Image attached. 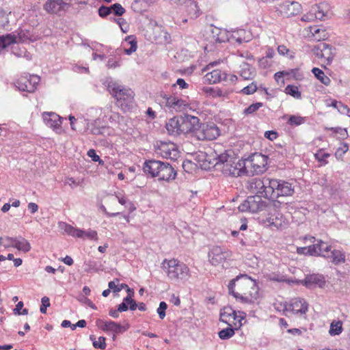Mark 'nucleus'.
<instances>
[{
	"instance_id": "obj_1",
	"label": "nucleus",
	"mask_w": 350,
	"mask_h": 350,
	"mask_svg": "<svg viewBox=\"0 0 350 350\" xmlns=\"http://www.w3.org/2000/svg\"><path fill=\"white\" fill-rule=\"evenodd\" d=\"M228 289L229 295L241 304H258L261 299L257 280L246 274H240L231 280L228 283Z\"/></svg>"
},
{
	"instance_id": "obj_2",
	"label": "nucleus",
	"mask_w": 350,
	"mask_h": 350,
	"mask_svg": "<svg viewBox=\"0 0 350 350\" xmlns=\"http://www.w3.org/2000/svg\"><path fill=\"white\" fill-rule=\"evenodd\" d=\"M144 172L151 178H157V180L169 182L174 180L176 171L171 164L159 160H146L143 165Z\"/></svg>"
},
{
	"instance_id": "obj_3",
	"label": "nucleus",
	"mask_w": 350,
	"mask_h": 350,
	"mask_svg": "<svg viewBox=\"0 0 350 350\" xmlns=\"http://www.w3.org/2000/svg\"><path fill=\"white\" fill-rule=\"evenodd\" d=\"M162 269L172 280H183L191 275L188 266L177 259L164 260Z\"/></svg>"
},
{
	"instance_id": "obj_4",
	"label": "nucleus",
	"mask_w": 350,
	"mask_h": 350,
	"mask_svg": "<svg viewBox=\"0 0 350 350\" xmlns=\"http://www.w3.org/2000/svg\"><path fill=\"white\" fill-rule=\"evenodd\" d=\"M108 90L116 99L118 105L122 109L132 107L134 100V92L131 89L124 88L116 83L108 84Z\"/></svg>"
},
{
	"instance_id": "obj_5",
	"label": "nucleus",
	"mask_w": 350,
	"mask_h": 350,
	"mask_svg": "<svg viewBox=\"0 0 350 350\" xmlns=\"http://www.w3.org/2000/svg\"><path fill=\"white\" fill-rule=\"evenodd\" d=\"M268 157L259 152H254L247 159H243L245 163L246 175L254 176L260 174L267 170Z\"/></svg>"
},
{
	"instance_id": "obj_6",
	"label": "nucleus",
	"mask_w": 350,
	"mask_h": 350,
	"mask_svg": "<svg viewBox=\"0 0 350 350\" xmlns=\"http://www.w3.org/2000/svg\"><path fill=\"white\" fill-rule=\"evenodd\" d=\"M269 183V187L267 190V198L274 200L279 197L291 196L294 193V187L289 182L270 178Z\"/></svg>"
},
{
	"instance_id": "obj_7",
	"label": "nucleus",
	"mask_w": 350,
	"mask_h": 350,
	"mask_svg": "<svg viewBox=\"0 0 350 350\" xmlns=\"http://www.w3.org/2000/svg\"><path fill=\"white\" fill-rule=\"evenodd\" d=\"M245 317L244 312L236 311L230 306H225L220 310L219 320L235 329H241L243 326L242 321Z\"/></svg>"
},
{
	"instance_id": "obj_8",
	"label": "nucleus",
	"mask_w": 350,
	"mask_h": 350,
	"mask_svg": "<svg viewBox=\"0 0 350 350\" xmlns=\"http://www.w3.org/2000/svg\"><path fill=\"white\" fill-rule=\"evenodd\" d=\"M58 228L62 231L64 232L68 235L73 237L74 238H79L82 239L89 240H97L98 236L96 230L88 229L87 230H83L77 228H75L72 226L68 224L64 221H59L58 223Z\"/></svg>"
},
{
	"instance_id": "obj_9",
	"label": "nucleus",
	"mask_w": 350,
	"mask_h": 350,
	"mask_svg": "<svg viewBox=\"0 0 350 350\" xmlns=\"http://www.w3.org/2000/svg\"><path fill=\"white\" fill-rule=\"evenodd\" d=\"M40 81V77L38 75L24 74L16 81L14 84L20 91L32 93L36 90Z\"/></svg>"
},
{
	"instance_id": "obj_10",
	"label": "nucleus",
	"mask_w": 350,
	"mask_h": 350,
	"mask_svg": "<svg viewBox=\"0 0 350 350\" xmlns=\"http://www.w3.org/2000/svg\"><path fill=\"white\" fill-rule=\"evenodd\" d=\"M267 206L266 202L262 200L260 195L251 196L241 204L238 208L241 212L250 211L258 213L263 211Z\"/></svg>"
},
{
	"instance_id": "obj_11",
	"label": "nucleus",
	"mask_w": 350,
	"mask_h": 350,
	"mask_svg": "<svg viewBox=\"0 0 350 350\" xmlns=\"http://www.w3.org/2000/svg\"><path fill=\"white\" fill-rule=\"evenodd\" d=\"M208 256V260L212 265L224 267L226 260L231 258L232 252L219 246H214L210 250Z\"/></svg>"
},
{
	"instance_id": "obj_12",
	"label": "nucleus",
	"mask_w": 350,
	"mask_h": 350,
	"mask_svg": "<svg viewBox=\"0 0 350 350\" xmlns=\"http://www.w3.org/2000/svg\"><path fill=\"white\" fill-rule=\"evenodd\" d=\"M220 135L219 127L214 123L202 124L196 131V137L198 140H214Z\"/></svg>"
},
{
	"instance_id": "obj_13",
	"label": "nucleus",
	"mask_w": 350,
	"mask_h": 350,
	"mask_svg": "<svg viewBox=\"0 0 350 350\" xmlns=\"http://www.w3.org/2000/svg\"><path fill=\"white\" fill-rule=\"evenodd\" d=\"M155 152L163 158L176 160L179 151L175 144L172 142H158L155 145Z\"/></svg>"
},
{
	"instance_id": "obj_14",
	"label": "nucleus",
	"mask_w": 350,
	"mask_h": 350,
	"mask_svg": "<svg viewBox=\"0 0 350 350\" xmlns=\"http://www.w3.org/2000/svg\"><path fill=\"white\" fill-rule=\"evenodd\" d=\"M245 163H244L243 159L235 161L233 159L228 163H226L224 166L221 167V170L225 176L238 177L243 174H246L245 171Z\"/></svg>"
},
{
	"instance_id": "obj_15",
	"label": "nucleus",
	"mask_w": 350,
	"mask_h": 350,
	"mask_svg": "<svg viewBox=\"0 0 350 350\" xmlns=\"http://www.w3.org/2000/svg\"><path fill=\"white\" fill-rule=\"evenodd\" d=\"M269 178H254L247 182V188L251 192L267 198V190L269 188Z\"/></svg>"
},
{
	"instance_id": "obj_16",
	"label": "nucleus",
	"mask_w": 350,
	"mask_h": 350,
	"mask_svg": "<svg viewBox=\"0 0 350 350\" xmlns=\"http://www.w3.org/2000/svg\"><path fill=\"white\" fill-rule=\"evenodd\" d=\"M180 124L182 134L195 133L196 135V131L200 126V119L196 116L185 114L181 116Z\"/></svg>"
},
{
	"instance_id": "obj_17",
	"label": "nucleus",
	"mask_w": 350,
	"mask_h": 350,
	"mask_svg": "<svg viewBox=\"0 0 350 350\" xmlns=\"http://www.w3.org/2000/svg\"><path fill=\"white\" fill-rule=\"evenodd\" d=\"M335 48L324 42L315 46L313 49L315 55L319 58L325 59L327 65L332 63L335 55Z\"/></svg>"
},
{
	"instance_id": "obj_18",
	"label": "nucleus",
	"mask_w": 350,
	"mask_h": 350,
	"mask_svg": "<svg viewBox=\"0 0 350 350\" xmlns=\"http://www.w3.org/2000/svg\"><path fill=\"white\" fill-rule=\"evenodd\" d=\"M278 10L282 16L291 17L301 12V5L297 1H286L279 5Z\"/></svg>"
},
{
	"instance_id": "obj_19",
	"label": "nucleus",
	"mask_w": 350,
	"mask_h": 350,
	"mask_svg": "<svg viewBox=\"0 0 350 350\" xmlns=\"http://www.w3.org/2000/svg\"><path fill=\"white\" fill-rule=\"evenodd\" d=\"M308 305L304 299L299 297L292 299L290 302L285 306L286 311L291 312L293 314H305L308 311Z\"/></svg>"
},
{
	"instance_id": "obj_20",
	"label": "nucleus",
	"mask_w": 350,
	"mask_h": 350,
	"mask_svg": "<svg viewBox=\"0 0 350 350\" xmlns=\"http://www.w3.org/2000/svg\"><path fill=\"white\" fill-rule=\"evenodd\" d=\"M69 8V4L63 0H49L44 5V10L51 14H59L61 11H65Z\"/></svg>"
},
{
	"instance_id": "obj_21",
	"label": "nucleus",
	"mask_w": 350,
	"mask_h": 350,
	"mask_svg": "<svg viewBox=\"0 0 350 350\" xmlns=\"http://www.w3.org/2000/svg\"><path fill=\"white\" fill-rule=\"evenodd\" d=\"M227 80V74L219 69L213 70L206 73L204 77V82H207L210 84L217 83Z\"/></svg>"
},
{
	"instance_id": "obj_22",
	"label": "nucleus",
	"mask_w": 350,
	"mask_h": 350,
	"mask_svg": "<svg viewBox=\"0 0 350 350\" xmlns=\"http://www.w3.org/2000/svg\"><path fill=\"white\" fill-rule=\"evenodd\" d=\"M154 40L159 44H167L171 41L170 35L164 29L162 26H159L155 23L153 29Z\"/></svg>"
},
{
	"instance_id": "obj_23",
	"label": "nucleus",
	"mask_w": 350,
	"mask_h": 350,
	"mask_svg": "<svg viewBox=\"0 0 350 350\" xmlns=\"http://www.w3.org/2000/svg\"><path fill=\"white\" fill-rule=\"evenodd\" d=\"M96 325L98 327L105 332L111 331L116 333H119L122 332V326L119 323L112 321H105L99 319L96 320Z\"/></svg>"
},
{
	"instance_id": "obj_24",
	"label": "nucleus",
	"mask_w": 350,
	"mask_h": 350,
	"mask_svg": "<svg viewBox=\"0 0 350 350\" xmlns=\"http://www.w3.org/2000/svg\"><path fill=\"white\" fill-rule=\"evenodd\" d=\"M181 116L170 118L165 124V128L170 135H180L181 132Z\"/></svg>"
},
{
	"instance_id": "obj_25",
	"label": "nucleus",
	"mask_w": 350,
	"mask_h": 350,
	"mask_svg": "<svg viewBox=\"0 0 350 350\" xmlns=\"http://www.w3.org/2000/svg\"><path fill=\"white\" fill-rule=\"evenodd\" d=\"M42 117L44 122L48 126L53 128V129H58L61 127V118L55 113L44 112Z\"/></svg>"
},
{
	"instance_id": "obj_26",
	"label": "nucleus",
	"mask_w": 350,
	"mask_h": 350,
	"mask_svg": "<svg viewBox=\"0 0 350 350\" xmlns=\"http://www.w3.org/2000/svg\"><path fill=\"white\" fill-rule=\"evenodd\" d=\"M21 40V36L14 33H8L5 36H0V50L3 49L12 44Z\"/></svg>"
},
{
	"instance_id": "obj_27",
	"label": "nucleus",
	"mask_w": 350,
	"mask_h": 350,
	"mask_svg": "<svg viewBox=\"0 0 350 350\" xmlns=\"http://www.w3.org/2000/svg\"><path fill=\"white\" fill-rule=\"evenodd\" d=\"M325 283L324 278L321 275L311 274L307 275L304 280V284L308 287L313 286H323Z\"/></svg>"
},
{
	"instance_id": "obj_28",
	"label": "nucleus",
	"mask_w": 350,
	"mask_h": 350,
	"mask_svg": "<svg viewBox=\"0 0 350 350\" xmlns=\"http://www.w3.org/2000/svg\"><path fill=\"white\" fill-rule=\"evenodd\" d=\"M315 256H321L325 258L329 257L331 254V245L329 242H318L314 244Z\"/></svg>"
},
{
	"instance_id": "obj_29",
	"label": "nucleus",
	"mask_w": 350,
	"mask_h": 350,
	"mask_svg": "<svg viewBox=\"0 0 350 350\" xmlns=\"http://www.w3.org/2000/svg\"><path fill=\"white\" fill-rule=\"evenodd\" d=\"M241 70L239 71L240 76L245 80L252 79L255 75V70L251 66L246 63L243 62L240 65Z\"/></svg>"
},
{
	"instance_id": "obj_30",
	"label": "nucleus",
	"mask_w": 350,
	"mask_h": 350,
	"mask_svg": "<svg viewBox=\"0 0 350 350\" xmlns=\"http://www.w3.org/2000/svg\"><path fill=\"white\" fill-rule=\"evenodd\" d=\"M310 33L314 40L321 41L326 40L329 35L325 29L318 27L317 26L310 27Z\"/></svg>"
},
{
	"instance_id": "obj_31",
	"label": "nucleus",
	"mask_w": 350,
	"mask_h": 350,
	"mask_svg": "<svg viewBox=\"0 0 350 350\" xmlns=\"http://www.w3.org/2000/svg\"><path fill=\"white\" fill-rule=\"evenodd\" d=\"M131 310H135L137 308V304L132 299V295L129 294L123 300V302L118 305V310L120 312L126 311L129 308Z\"/></svg>"
},
{
	"instance_id": "obj_32",
	"label": "nucleus",
	"mask_w": 350,
	"mask_h": 350,
	"mask_svg": "<svg viewBox=\"0 0 350 350\" xmlns=\"http://www.w3.org/2000/svg\"><path fill=\"white\" fill-rule=\"evenodd\" d=\"M186 12L190 18L195 19L200 16V9L196 1H191L186 7Z\"/></svg>"
},
{
	"instance_id": "obj_33",
	"label": "nucleus",
	"mask_w": 350,
	"mask_h": 350,
	"mask_svg": "<svg viewBox=\"0 0 350 350\" xmlns=\"http://www.w3.org/2000/svg\"><path fill=\"white\" fill-rule=\"evenodd\" d=\"M269 222L270 225L276 227L277 228H282L285 226V219L283 215L280 213H278L275 215H271L269 217Z\"/></svg>"
},
{
	"instance_id": "obj_34",
	"label": "nucleus",
	"mask_w": 350,
	"mask_h": 350,
	"mask_svg": "<svg viewBox=\"0 0 350 350\" xmlns=\"http://www.w3.org/2000/svg\"><path fill=\"white\" fill-rule=\"evenodd\" d=\"M343 331L342 322L341 321L334 320L329 327V334L331 336H337L342 333Z\"/></svg>"
},
{
	"instance_id": "obj_35",
	"label": "nucleus",
	"mask_w": 350,
	"mask_h": 350,
	"mask_svg": "<svg viewBox=\"0 0 350 350\" xmlns=\"http://www.w3.org/2000/svg\"><path fill=\"white\" fill-rule=\"evenodd\" d=\"M312 72L314 74L316 78H317L323 84L325 85H329L331 80L326 76L324 72L319 68H313Z\"/></svg>"
},
{
	"instance_id": "obj_36",
	"label": "nucleus",
	"mask_w": 350,
	"mask_h": 350,
	"mask_svg": "<svg viewBox=\"0 0 350 350\" xmlns=\"http://www.w3.org/2000/svg\"><path fill=\"white\" fill-rule=\"evenodd\" d=\"M213 33H215L213 37L217 42L221 43L226 41H230V36L225 30L215 28V31H213Z\"/></svg>"
},
{
	"instance_id": "obj_37",
	"label": "nucleus",
	"mask_w": 350,
	"mask_h": 350,
	"mask_svg": "<svg viewBox=\"0 0 350 350\" xmlns=\"http://www.w3.org/2000/svg\"><path fill=\"white\" fill-rule=\"evenodd\" d=\"M327 258H331L335 264L344 262L345 260V254L342 252L336 250H331V254Z\"/></svg>"
},
{
	"instance_id": "obj_38",
	"label": "nucleus",
	"mask_w": 350,
	"mask_h": 350,
	"mask_svg": "<svg viewBox=\"0 0 350 350\" xmlns=\"http://www.w3.org/2000/svg\"><path fill=\"white\" fill-rule=\"evenodd\" d=\"M324 7H325V5L321 3L319 5H315L312 8L316 19L323 20L325 18L327 15V12L324 11Z\"/></svg>"
},
{
	"instance_id": "obj_39",
	"label": "nucleus",
	"mask_w": 350,
	"mask_h": 350,
	"mask_svg": "<svg viewBox=\"0 0 350 350\" xmlns=\"http://www.w3.org/2000/svg\"><path fill=\"white\" fill-rule=\"evenodd\" d=\"M239 329H235L233 327L228 326V327L221 329L218 332V336L221 340H227L230 338L234 335L235 330H239Z\"/></svg>"
},
{
	"instance_id": "obj_40",
	"label": "nucleus",
	"mask_w": 350,
	"mask_h": 350,
	"mask_svg": "<svg viewBox=\"0 0 350 350\" xmlns=\"http://www.w3.org/2000/svg\"><path fill=\"white\" fill-rule=\"evenodd\" d=\"M131 37H128V38L126 40H129V43L131 44V46L129 49H118L116 51V54L120 55L122 52H124L126 55H131L133 53H134L137 48V42L135 40H130Z\"/></svg>"
},
{
	"instance_id": "obj_41",
	"label": "nucleus",
	"mask_w": 350,
	"mask_h": 350,
	"mask_svg": "<svg viewBox=\"0 0 350 350\" xmlns=\"http://www.w3.org/2000/svg\"><path fill=\"white\" fill-rule=\"evenodd\" d=\"M284 92L286 94H289L295 98L300 99L301 98V92L299 90L298 87L296 85H288L285 88Z\"/></svg>"
},
{
	"instance_id": "obj_42",
	"label": "nucleus",
	"mask_w": 350,
	"mask_h": 350,
	"mask_svg": "<svg viewBox=\"0 0 350 350\" xmlns=\"http://www.w3.org/2000/svg\"><path fill=\"white\" fill-rule=\"evenodd\" d=\"M234 158L230 157L227 153L224 152L219 155H217V157L215 158V160L216 161L214 165L218 166L219 165H222V166L224 165L226 163H228L230 161H232Z\"/></svg>"
},
{
	"instance_id": "obj_43",
	"label": "nucleus",
	"mask_w": 350,
	"mask_h": 350,
	"mask_svg": "<svg viewBox=\"0 0 350 350\" xmlns=\"http://www.w3.org/2000/svg\"><path fill=\"white\" fill-rule=\"evenodd\" d=\"M306 122V118L292 115L289 117L287 123L291 126H299Z\"/></svg>"
},
{
	"instance_id": "obj_44",
	"label": "nucleus",
	"mask_w": 350,
	"mask_h": 350,
	"mask_svg": "<svg viewBox=\"0 0 350 350\" xmlns=\"http://www.w3.org/2000/svg\"><path fill=\"white\" fill-rule=\"evenodd\" d=\"M203 90L206 94L213 98L221 97L224 95L222 90L218 88H204Z\"/></svg>"
},
{
	"instance_id": "obj_45",
	"label": "nucleus",
	"mask_w": 350,
	"mask_h": 350,
	"mask_svg": "<svg viewBox=\"0 0 350 350\" xmlns=\"http://www.w3.org/2000/svg\"><path fill=\"white\" fill-rule=\"evenodd\" d=\"M90 339L93 341V346L96 349H105L106 348V338L104 336L98 337V340L94 336H90Z\"/></svg>"
},
{
	"instance_id": "obj_46",
	"label": "nucleus",
	"mask_w": 350,
	"mask_h": 350,
	"mask_svg": "<svg viewBox=\"0 0 350 350\" xmlns=\"http://www.w3.org/2000/svg\"><path fill=\"white\" fill-rule=\"evenodd\" d=\"M161 96L162 98V103L165 105V107L172 109L176 97L173 96H169L166 94H161Z\"/></svg>"
},
{
	"instance_id": "obj_47",
	"label": "nucleus",
	"mask_w": 350,
	"mask_h": 350,
	"mask_svg": "<svg viewBox=\"0 0 350 350\" xmlns=\"http://www.w3.org/2000/svg\"><path fill=\"white\" fill-rule=\"evenodd\" d=\"M187 106V103L185 100L176 97V99L174 102V106L172 110H174L176 111H180L185 109Z\"/></svg>"
},
{
	"instance_id": "obj_48",
	"label": "nucleus",
	"mask_w": 350,
	"mask_h": 350,
	"mask_svg": "<svg viewBox=\"0 0 350 350\" xmlns=\"http://www.w3.org/2000/svg\"><path fill=\"white\" fill-rule=\"evenodd\" d=\"M297 252L299 254H309V255H315L314 244L312 245H309L308 247H297Z\"/></svg>"
},
{
	"instance_id": "obj_49",
	"label": "nucleus",
	"mask_w": 350,
	"mask_h": 350,
	"mask_svg": "<svg viewBox=\"0 0 350 350\" xmlns=\"http://www.w3.org/2000/svg\"><path fill=\"white\" fill-rule=\"evenodd\" d=\"M262 106V103H253L244 109L243 114H245V116L253 114L254 112L258 111Z\"/></svg>"
},
{
	"instance_id": "obj_50",
	"label": "nucleus",
	"mask_w": 350,
	"mask_h": 350,
	"mask_svg": "<svg viewBox=\"0 0 350 350\" xmlns=\"http://www.w3.org/2000/svg\"><path fill=\"white\" fill-rule=\"evenodd\" d=\"M111 12L114 14L115 16H122L126 10L120 4V3H114L111 5Z\"/></svg>"
},
{
	"instance_id": "obj_51",
	"label": "nucleus",
	"mask_w": 350,
	"mask_h": 350,
	"mask_svg": "<svg viewBox=\"0 0 350 350\" xmlns=\"http://www.w3.org/2000/svg\"><path fill=\"white\" fill-rule=\"evenodd\" d=\"M13 246L19 251L27 252L29 251L31 246L29 242H14Z\"/></svg>"
},
{
	"instance_id": "obj_52",
	"label": "nucleus",
	"mask_w": 350,
	"mask_h": 350,
	"mask_svg": "<svg viewBox=\"0 0 350 350\" xmlns=\"http://www.w3.org/2000/svg\"><path fill=\"white\" fill-rule=\"evenodd\" d=\"M119 280H116V281H111L109 282L108 286L110 291H112L114 293L120 292L122 288L124 287L123 284L119 285Z\"/></svg>"
},
{
	"instance_id": "obj_53",
	"label": "nucleus",
	"mask_w": 350,
	"mask_h": 350,
	"mask_svg": "<svg viewBox=\"0 0 350 350\" xmlns=\"http://www.w3.org/2000/svg\"><path fill=\"white\" fill-rule=\"evenodd\" d=\"M256 90H257L256 83L252 82L247 86L243 88L241 92L243 94L250 95V94H254Z\"/></svg>"
},
{
	"instance_id": "obj_54",
	"label": "nucleus",
	"mask_w": 350,
	"mask_h": 350,
	"mask_svg": "<svg viewBox=\"0 0 350 350\" xmlns=\"http://www.w3.org/2000/svg\"><path fill=\"white\" fill-rule=\"evenodd\" d=\"M167 308V305L165 301H161L159 304V306L157 308V313L159 314V318L163 319L165 317V310Z\"/></svg>"
},
{
	"instance_id": "obj_55",
	"label": "nucleus",
	"mask_w": 350,
	"mask_h": 350,
	"mask_svg": "<svg viewBox=\"0 0 350 350\" xmlns=\"http://www.w3.org/2000/svg\"><path fill=\"white\" fill-rule=\"evenodd\" d=\"M111 13V8L110 7L102 5L98 9V15L102 17L105 18L109 15Z\"/></svg>"
},
{
	"instance_id": "obj_56",
	"label": "nucleus",
	"mask_w": 350,
	"mask_h": 350,
	"mask_svg": "<svg viewBox=\"0 0 350 350\" xmlns=\"http://www.w3.org/2000/svg\"><path fill=\"white\" fill-rule=\"evenodd\" d=\"M230 40H234L237 42H238L239 44H241L242 42H248L250 40V38L249 37H243V38H242L241 36H239L237 34H236V31H234L230 36Z\"/></svg>"
},
{
	"instance_id": "obj_57",
	"label": "nucleus",
	"mask_w": 350,
	"mask_h": 350,
	"mask_svg": "<svg viewBox=\"0 0 350 350\" xmlns=\"http://www.w3.org/2000/svg\"><path fill=\"white\" fill-rule=\"evenodd\" d=\"M198 157L199 158V159H198V161H199L200 162H202V164H200V165L202 166V167H204V169H206V168H207V167H208V168H209V167H210V165H209L211 164V162H210V161H208V165H206V162L208 161V159H207V158H206V157H207V155H206L205 153H204V152H200V154H199L198 155Z\"/></svg>"
},
{
	"instance_id": "obj_58",
	"label": "nucleus",
	"mask_w": 350,
	"mask_h": 350,
	"mask_svg": "<svg viewBox=\"0 0 350 350\" xmlns=\"http://www.w3.org/2000/svg\"><path fill=\"white\" fill-rule=\"evenodd\" d=\"M9 23L7 13L1 10H0V27H5Z\"/></svg>"
},
{
	"instance_id": "obj_59",
	"label": "nucleus",
	"mask_w": 350,
	"mask_h": 350,
	"mask_svg": "<svg viewBox=\"0 0 350 350\" xmlns=\"http://www.w3.org/2000/svg\"><path fill=\"white\" fill-rule=\"evenodd\" d=\"M23 301H19L16 306V308L14 309V313L15 314H28V310L26 309V308H24L23 310V312H21V310L23 308Z\"/></svg>"
},
{
	"instance_id": "obj_60",
	"label": "nucleus",
	"mask_w": 350,
	"mask_h": 350,
	"mask_svg": "<svg viewBox=\"0 0 350 350\" xmlns=\"http://www.w3.org/2000/svg\"><path fill=\"white\" fill-rule=\"evenodd\" d=\"M326 129L333 131L335 133H338L342 138H345L347 137V131L346 129H342L340 127H332L327 128Z\"/></svg>"
},
{
	"instance_id": "obj_61",
	"label": "nucleus",
	"mask_w": 350,
	"mask_h": 350,
	"mask_svg": "<svg viewBox=\"0 0 350 350\" xmlns=\"http://www.w3.org/2000/svg\"><path fill=\"white\" fill-rule=\"evenodd\" d=\"M50 306V300L47 297H44L42 298V305L40 306V310L42 314H45L46 312V308Z\"/></svg>"
},
{
	"instance_id": "obj_62",
	"label": "nucleus",
	"mask_w": 350,
	"mask_h": 350,
	"mask_svg": "<svg viewBox=\"0 0 350 350\" xmlns=\"http://www.w3.org/2000/svg\"><path fill=\"white\" fill-rule=\"evenodd\" d=\"M176 85H178L179 88L181 90L187 89L189 88V84L186 83L183 79L181 78L178 79L176 83H174L172 87H175Z\"/></svg>"
},
{
	"instance_id": "obj_63",
	"label": "nucleus",
	"mask_w": 350,
	"mask_h": 350,
	"mask_svg": "<svg viewBox=\"0 0 350 350\" xmlns=\"http://www.w3.org/2000/svg\"><path fill=\"white\" fill-rule=\"evenodd\" d=\"M314 19H316V18L314 17V12H312V9L310 10V11L308 13H307L306 14H304L301 17V21H306V22L312 21H314Z\"/></svg>"
},
{
	"instance_id": "obj_64",
	"label": "nucleus",
	"mask_w": 350,
	"mask_h": 350,
	"mask_svg": "<svg viewBox=\"0 0 350 350\" xmlns=\"http://www.w3.org/2000/svg\"><path fill=\"white\" fill-rule=\"evenodd\" d=\"M106 129L105 126H92L91 129V133L93 135H101L103 134L104 131Z\"/></svg>"
}]
</instances>
